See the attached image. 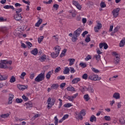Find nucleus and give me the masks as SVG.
<instances>
[{
	"mask_svg": "<svg viewBox=\"0 0 125 125\" xmlns=\"http://www.w3.org/2000/svg\"><path fill=\"white\" fill-rule=\"evenodd\" d=\"M82 33V29L81 28H79L76 31L74 32V34L73 35L72 38V41L74 42H77L78 40V37L81 35Z\"/></svg>",
	"mask_w": 125,
	"mask_h": 125,
	"instance_id": "1",
	"label": "nucleus"
},
{
	"mask_svg": "<svg viewBox=\"0 0 125 125\" xmlns=\"http://www.w3.org/2000/svg\"><path fill=\"white\" fill-rule=\"evenodd\" d=\"M82 89L81 90L82 92H84V91H88L90 93H94V88L93 86L91 85H89L88 87L85 86L81 87Z\"/></svg>",
	"mask_w": 125,
	"mask_h": 125,
	"instance_id": "2",
	"label": "nucleus"
},
{
	"mask_svg": "<svg viewBox=\"0 0 125 125\" xmlns=\"http://www.w3.org/2000/svg\"><path fill=\"white\" fill-rule=\"evenodd\" d=\"M55 52H52L51 53V56L52 58H56L59 55L60 53V51L61 50V48L59 46H56L54 47Z\"/></svg>",
	"mask_w": 125,
	"mask_h": 125,
	"instance_id": "3",
	"label": "nucleus"
},
{
	"mask_svg": "<svg viewBox=\"0 0 125 125\" xmlns=\"http://www.w3.org/2000/svg\"><path fill=\"white\" fill-rule=\"evenodd\" d=\"M45 73V71H44L43 73H41L39 74L35 79V82H37V83H40V82L43 81L45 78V75H44Z\"/></svg>",
	"mask_w": 125,
	"mask_h": 125,
	"instance_id": "4",
	"label": "nucleus"
},
{
	"mask_svg": "<svg viewBox=\"0 0 125 125\" xmlns=\"http://www.w3.org/2000/svg\"><path fill=\"white\" fill-rule=\"evenodd\" d=\"M55 98L54 97L53 98H48V100H47V102L48 103V105H47V108L48 109H50L52 107V106L54 105L55 104Z\"/></svg>",
	"mask_w": 125,
	"mask_h": 125,
	"instance_id": "5",
	"label": "nucleus"
},
{
	"mask_svg": "<svg viewBox=\"0 0 125 125\" xmlns=\"http://www.w3.org/2000/svg\"><path fill=\"white\" fill-rule=\"evenodd\" d=\"M112 55L113 56H115V58H114L113 63H114L115 65H118L121 59L120 58V56H119V54H118L116 52H113L112 53Z\"/></svg>",
	"mask_w": 125,
	"mask_h": 125,
	"instance_id": "6",
	"label": "nucleus"
},
{
	"mask_svg": "<svg viewBox=\"0 0 125 125\" xmlns=\"http://www.w3.org/2000/svg\"><path fill=\"white\" fill-rule=\"evenodd\" d=\"M88 79L91 80V81H100L101 80V77H99L98 75L91 74L88 76Z\"/></svg>",
	"mask_w": 125,
	"mask_h": 125,
	"instance_id": "7",
	"label": "nucleus"
},
{
	"mask_svg": "<svg viewBox=\"0 0 125 125\" xmlns=\"http://www.w3.org/2000/svg\"><path fill=\"white\" fill-rule=\"evenodd\" d=\"M85 113V109H82L79 114H76V115H78V118H79L81 121H82V120L83 119V117L86 115Z\"/></svg>",
	"mask_w": 125,
	"mask_h": 125,
	"instance_id": "8",
	"label": "nucleus"
},
{
	"mask_svg": "<svg viewBox=\"0 0 125 125\" xmlns=\"http://www.w3.org/2000/svg\"><path fill=\"white\" fill-rule=\"evenodd\" d=\"M101 28H102V24L99 22V21H98L97 22L96 26L94 28L95 33H98V32H99V30H100Z\"/></svg>",
	"mask_w": 125,
	"mask_h": 125,
	"instance_id": "9",
	"label": "nucleus"
},
{
	"mask_svg": "<svg viewBox=\"0 0 125 125\" xmlns=\"http://www.w3.org/2000/svg\"><path fill=\"white\" fill-rule=\"evenodd\" d=\"M0 69H5V68H8V66L6 65V62H5V60H1L0 61Z\"/></svg>",
	"mask_w": 125,
	"mask_h": 125,
	"instance_id": "10",
	"label": "nucleus"
},
{
	"mask_svg": "<svg viewBox=\"0 0 125 125\" xmlns=\"http://www.w3.org/2000/svg\"><path fill=\"white\" fill-rule=\"evenodd\" d=\"M72 3L77 7V9L81 10L82 9V5L80 4V3L78 2V1H76L73 0L72 1Z\"/></svg>",
	"mask_w": 125,
	"mask_h": 125,
	"instance_id": "11",
	"label": "nucleus"
},
{
	"mask_svg": "<svg viewBox=\"0 0 125 125\" xmlns=\"http://www.w3.org/2000/svg\"><path fill=\"white\" fill-rule=\"evenodd\" d=\"M120 8H117L113 10L112 14L114 17H115V18L116 17H118V16L119 15V12H120Z\"/></svg>",
	"mask_w": 125,
	"mask_h": 125,
	"instance_id": "12",
	"label": "nucleus"
},
{
	"mask_svg": "<svg viewBox=\"0 0 125 125\" xmlns=\"http://www.w3.org/2000/svg\"><path fill=\"white\" fill-rule=\"evenodd\" d=\"M14 18L16 21H21L22 20V15H21V14H16L14 15Z\"/></svg>",
	"mask_w": 125,
	"mask_h": 125,
	"instance_id": "13",
	"label": "nucleus"
},
{
	"mask_svg": "<svg viewBox=\"0 0 125 125\" xmlns=\"http://www.w3.org/2000/svg\"><path fill=\"white\" fill-rule=\"evenodd\" d=\"M7 78H8L7 74L1 75L0 74V81H5V80H7Z\"/></svg>",
	"mask_w": 125,
	"mask_h": 125,
	"instance_id": "14",
	"label": "nucleus"
},
{
	"mask_svg": "<svg viewBox=\"0 0 125 125\" xmlns=\"http://www.w3.org/2000/svg\"><path fill=\"white\" fill-rule=\"evenodd\" d=\"M79 82H81V78H76L72 81L71 83L73 84H75V83H78Z\"/></svg>",
	"mask_w": 125,
	"mask_h": 125,
	"instance_id": "15",
	"label": "nucleus"
},
{
	"mask_svg": "<svg viewBox=\"0 0 125 125\" xmlns=\"http://www.w3.org/2000/svg\"><path fill=\"white\" fill-rule=\"evenodd\" d=\"M24 106H26V108L28 109V108H32L33 107V104H32V102H29L28 103H26L25 104Z\"/></svg>",
	"mask_w": 125,
	"mask_h": 125,
	"instance_id": "16",
	"label": "nucleus"
},
{
	"mask_svg": "<svg viewBox=\"0 0 125 125\" xmlns=\"http://www.w3.org/2000/svg\"><path fill=\"white\" fill-rule=\"evenodd\" d=\"M13 98H14V95L13 94H9L8 104H11L12 103V99H13Z\"/></svg>",
	"mask_w": 125,
	"mask_h": 125,
	"instance_id": "17",
	"label": "nucleus"
},
{
	"mask_svg": "<svg viewBox=\"0 0 125 125\" xmlns=\"http://www.w3.org/2000/svg\"><path fill=\"white\" fill-rule=\"evenodd\" d=\"M53 73V70L49 71L47 74L46 75V78L47 79V80H49L50 79V77H51V75H52Z\"/></svg>",
	"mask_w": 125,
	"mask_h": 125,
	"instance_id": "18",
	"label": "nucleus"
},
{
	"mask_svg": "<svg viewBox=\"0 0 125 125\" xmlns=\"http://www.w3.org/2000/svg\"><path fill=\"white\" fill-rule=\"evenodd\" d=\"M3 8H4L5 9H12L13 10H14V9H15V8H14V7H13V6L8 5H5L3 7Z\"/></svg>",
	"mask_w": 125,
	"mask_h": 125,
	"instance_id": "19",
	"label": "nucleus"
},
{
	"mask_svg": "<svg viewBox=\"0 0 125 125\" xmlns=\"http://www.w3.org/2000/svg\"><path fill=\"white\" fill-rule=\"evenodd\" d=\"M58 87H59V84H58L57 83L53 84L51 86V89H57V88H58Z\"/></svg>",
	"mask_w": 125,
	"mask_h": 125,
	"instance_id": "20",
	"label": "nucleus"
},
{
	"mask_svg": "<svg viewBox=\"0 0 125 125\" xmlns=\"http://www.w3.org/2000/svg\"><path fill=\"white\" fill-rule=\"evenodd\" d=\"M97 119L96 117H95L94 115H92L91 117L90 118V122L91 123H93V122H96Z\"/></svg>",
	"mask_w": 125,
	"mask_h": 125,
	"instance_id": "21",
	"label": "nucleus"
},
{
	"mask_svg": "<svg viewBox=\"0 0 125 125\" xmlns=\"http://www.w3.org/2000/svg\"><path fill=\"white\" fill-rule=\"evenodd\" d=\"M38 52H39V51H38V49L37 48H35L31 51V53L33 55H37V54H38Z\"/></svg>",
	"mask_w": 125,
	"mask_h": 125,
	"instance_id": "22",
	"label": "nucleus"
},
{
	"mask_svg": "<svg viewBox=\"0 0 125 125\" xmlns=\"http://www.w3.org/2000/svg\"><path fill=\"white\" fill-rule=\"evenodd\" d=\"M113 97L115 99H120V94L119 93H115L113 95Z\"/></svg>",
	"mask_w": 125,
	"mask_h": 125,
	"instance_id": "23",
	"label": "nucleus"
},
{
	"mask_svg": "<svg viewBox=\"0 0 125 125\" xmlns=\"http://www.w3.org/2000/svg\"><path fill=\"white\" fill-rule=\"evenodd\" d=\"M68 61H69V66H72L75 63V59H69Z\"/></svg>",
	"mask_w": 125,
	"mask_h": 125,
	"instance_id": "24",
	"label": "nucleus"
},
{
	"mask_svg": "<svg viewBox=\"0 0 125 125\" xmlns=\"http://www.w3.org/2000/svg\"><path fill=\"white\" fill-rule=\"evenodd\" d=\"M70 72V69H69V67H65L64 68V70H63V74L64 75H67L69 74V72Z\"/></svg>",
	"mask_w": 125,
	"mask_h": 125,
	"instance_id": "25",
	"label": "nucleus"
},
{
	"mask_svg": "<svg viewBox=\"0 0 125 125\" xmlns=\"http://www.w3.org/2000/svg\"><path fill=\"white\" fill-rule=\"evenodd\" d=\"M42 22V19H40L35 24V27H40V25Z\"/></svg>",
	"mask_w": 125,
	"mask_h": 125,
	"instance_id": "26",
	"label": "nucleus"
},
{
	"mask_svg": "<svg viewBox=\"0 0 125 125\" xmlns=\"http://www.w3.org/2000/svg\"><path fill=\"white\" fill-rule=\"evenodd\" d=\"M15 82H16V78L12 76L10 79V83H15Z\"/></svg>",
	"mask_w": 125,
	"mask_h": 125,
	"instance_id": "27",
	"label": "nucleus"
},
{
	"mask_svg": "<svg viewBox=\"0 0 125 125\" xmlns=\"http://www.w3.org/2000/svg\"><path fill=\"white\" fill-rule=\"evenodd\" d=\"M125 39H123L120 43V47H123V46H125Z\"/></svg>",
	"mask_w": 125,
	"mask_h": 125,
	"instance_id": "28",
	"label": "nucleus"
},
{
	"mask_svg": "<svg viewBox=\"0 0 125 125\" xmlns=\"http://www.w3.org/2000/svg\"><path fill=\"white\" fill-rule=\"evenodd\" d=\"M9 116V113H7V114H2L0 116V117L2 119H5V118H8Z\"/></svg>",
	"mask_w": 125,
	"mask_h": 125,
	"instance_id": "29",
	"label": "nucleus"
},
{
	"mask_svg": "<svg viewBox=\"0 0 125 125\" xmlns=\"http://www.w3.org/2000/svg\"><path fill=\"white\" fill-rule=\"evenodd\" d=\"M90 40H91V39H90V34H88V35L87 36V37H86V38H85V42H90Z\"/></svg>",
	"mask_w": 125,
	"mask_h": 125,
	"instance_id": "30",
	"label": "nucleus"
},
{
	"mask_svg": "<svg viewBox=\"0 0 125 125\" xmlns=\"http://www.w3.org/2000/svg\"><path fill=\"white\" fill-rule=\"evenodd\" d=\"M46 59V58L45 57V56L43 55L41 56L39 58V60L41 61V62H43V61H45V60Z\"/></svg>",
	"mask_w": 125,
	"mask_h": 125,
	"instance_id": "31",
	"label": "nucleus"
},
{
	"mask_svg": "<svg viewBox=\"0 0 125 125\" xmlns=\"http://www.w3.org/2000/svg\"><path fill=\"white\" fill-rule=\"evenodd\" d=\"M14 10H15L16 14H20V12H22V8L15 9Z\"/></svg>",
	"mask_w": 125,
	"mask_h": 125,
	"instance_id": "32",
	"label": "nucleus"
},
{
	"mask_svg": "<svg viewBox=\"0 0 125 125\" xmlns=\"http://www.w3.org/2000/svg\"><path fill=\"white\" fill-rule=\"evenodd\" d=\"M63 97L66 98V99H68V100H69V101H73L72 97L71 96L67 95L66 94H65Z\"/></svg>",
	"mask_w": 125,
	"mask_h": 125,
	"instance_id": "33",
	"label": "nucleus"
},
{
	"mask_svg": "<svg viewBox=\"0 0 125 125\" xmlns=\"http://www.w3.org/2000/svg\"><path fill=\"white\" fill-rule=\"evenodd\" d=\"M104 119L105 121H107V122H110V121H111V117L110 116H105Z\"/></svg>",
	"mask_w": 125,
	"mask_h": 125,
	"instance_id": "34",
	"label": "nucleus"
},
{
	"mask_svg": "<svg viewBox=\"0 0 125 125\" xmlns=\"http://www.w3.org/2000/svg\"><path fill=\"white\" fill-rule=\"evenodd\" d=\"M94 57L96 58L97 61H99V60H100L101 58V56H100V55H95Z\"/></svg>",
	"mask_w": 125,
	"mask_h": 125,
	"instance_id": "35",
	"label": "nucleus"
},
{
	"mask_svg": "<svg viewBox=\"0 0 125 125\" xmlns=\"http://www.w3.org/2000/svg\"><path fill=\"white\" fill-rule=\"evenodd\" d=\"M67 90L68 91H75V88L73 87H68L67 88Z\"/></svg>",
	"mask_w": 125,
	"mask_h": 125,
	"instance_id": "36",
	"label": "nucleus"
},
{
	"mask_svg": "<svg viewBox=\"0 0 125 125\" xmlns=\"http://www.w3.org/2000/svg\"><path fill=\"white\" fill-rule=\"evenodd\" d=\"M72 104L70 103L65 104L63 105V106L65 107V108H69V107H71Z\"/></svg>",
	"mask_w": 125,
	"mask_h": 125,
	"instance_id": "37",
	"label": "nucleus"
},
{
	"mask_svg": "<svg viewBox=\"0 0 125 125\" xmlns=\"http://www.w3.org/2000/svg\"><path fill=\"white\" fill-rule=\"evenodd\" d=\"M79 65L81 66V67H82V68H85V67L87 66L86 63L83 62H80Z\"/></svg>",
	"mask_w": 125,
	"mask_h": 125,
	"instance_id": "38",
	"label": "nucleus"
},
{
	"mask_svg": "<svg viewBox=\"0 0 125 125\" xmlns=\"http://www.w3.org/2000/svg\"><path fill=\"white\" fill-rule=\"evenodd\" d=\"M16 102L17 103H22V102H23V100L21 99L17 98L16 99Z\"/></svg>",
	"mask_w": 125,
	"mask_h": 125,
	"instance_id": "39",
	"label": "nucleus"
},
{
	"mask_svg": "<svg viewBox=\"0 0 125 125\" xmlns=\"http://www.w3.org/2000/svg\"><path fill=\"white\" fill-rule=\"evenodd\" d=\"M84 98L85 100H86V101H88V100H89L90 99L89 96H88V94H86L84 95Z\"/></svg>",
	"mask_w": 125,
	"mask_h": 125,
	"instance_id": "40",
	"label": "nucleus"
},
{
	"mask_svg": "<svg viewBox=\"0 0 125 125\" xmlns=\"http://www.w3.org/2000/svg\"><path fill=\"white\" fill-rule=\"evenodd\" d=\"M100 5L102 8H104V7H106V4H105V2L103 1L101 2Z\"/></svg>",
	"mask_w": 125,
	"mask_h": 125,
	"instance_id": "41",
	"label": "nucleus"
},
{
	"mask_svg": "<svg viewBox=\"0 0 125 125\" xmlns=\"http://www.w3.org/2000/svg\"><path fill=\"white\" fill-rule=\"evenodd\" d=\"M26 75V72H22L20 76V78L24 80V77Z\"/></svg>",
	"mask_w": 125,
	"mask_h": 125,
	"instance_id": "42",
	"label": "nucleus"
},
{
	"mask_svg": "<svg viewBox=\"0 0 125 125\" xmlns=\"http://www.w3.org/2000/svg\"><path fill=\"white\" fill-rule=\"evenodd\" d=\"M88 76L87 75V74L85 73L82 76V78L83 80H86L88 78Z\"/></svg>",
	"mask_w": 125,
	"mask_h": 125,
	"instance_id": "43",
	"label": "nucleus"
},
{
	"mask_svg": "<svg viewBox=\"0 0 125 125\" xmlns=\"http://www.w3.org/2000/svg\"><path fill=\"white\" fill-rule=\"evenodd\" d=\"M52 0H49L48 1H43V2L45 4H50V3H51V2H52Z\"/></svg>",
	"mask_w": 125,
	"mask_h": 125,
	"instance_id": "44",
	"label": "nucleus"
},
{
	"mask_svg": "<svg viewBox=\"0 0 125 125\" xmlns=\"http://www.w3.org/2000/svg\"><path fill=\"white\" fill-rule=\"evenodd\" d=\"M120 26H117L114 29L113 32H114V33H117V32L120 30Z\"/></svg>",
	"mask_w": 125,
	"mask_h": 125,
	"instance_id": "45",
	"label": "nucleus"
},
{
	"mask_svg": "<svg viewBox=\"0 0 125 125\" xmlns=\"http://www.w3.org/2000/svg\"><path fill=\"white\" fill-rule=\"evenodd\" d=\"M87 34H88V32L87 31H85L83 33L82 36L83 38H84V37H85V35H87Z\"/></svg>",
	"mask_w": 125,
	"mask_h": 125,
	"instance_id": "46",
	"label": "nucleus"
},
{
	"mask_svg": "<svg viewBox=\"0 0 125 125\" xmlns=\"http://www.w3.org/2000/svg\"><path fill=\"white\" fill-rule=\"evenodd\" d=\"M70 73L71 74H74V73L76 72V70H75V69L73 67H70Z\"/></svg>",
	"mask_w": 125,
	"mask_h": 125,
	"instance_id": "47",
	"label": "nucleus"
},
{
	"mask_svg": "<svg viewBox=\"0 0 125 125\" xmlns=\"http://www.w3.org/2000/svg\"><path fill=\"white\" fill-rule=\"evenodd\" d=\"M43 36H42L41 37V38H38V42L39 43H41L42 42V40H43Z\"/></svg>",
	"mask_w": 125,
	"mask_h": 125,
	"instance_id": "48",
	"label": "nucleus"
},
{
	"mask_svg": "<svg viewBox=\"0 0 125 125\" xmlns=\"http://www.w3.org/2000/svg\"><path fill=\"white\" fill-rule=\"evenodd\" d=\"M59 100L60 101L59 109H60V108H61V107H62V100H61V99H59Z\"/></svg>",
	"mask_w": 125,
	"mask_h": 125,
	"instance_id": "49",
	"label": "nucleus"
},
{
	"mask_svg": "<svg viewBox=\"0 0 125 125\" xmlns=\"http://www.w3.org/2000/svg\"><path fill=\"white\" fill-rule=\"evenodd\" d=\"M90 59H91V56L88 55L85 59V61H88V60H90Z\"/></svg>",
	"mask_w": 125,
	"mask_h": 125,
	"instance_id": "50",
	"label": "nucleus"
},
{
	"mask_svg": "<svg viewBox=\"0 0 125 125\" xmlns=\"http://www.w3.org/2000/svg\"><path fill=\"white\" fill-rule=\"evenodd\" d=\"M54 120L55 125H57V124H58V118H57V116H55L54 117Z\"/></svg>",
	"mask_w": 125,
	"mask_h": 125,
	"instance_id": "51",
	"label": "nucleus"
},
{
	"mask_svg": "<svg viewBox=\"0 0 125 125\" xmlns=\"http://www.w3.org/2000/svg\"><path fill=\"white\" fill-rule=\"evenodd\" d=\"M61 70V68H60V67H58L56 68V69L55 70V73H58L60 72Z\"/></svg>",
	"mask_w": 125,
	"mask_h": 125,
	"instance_id": "52",
	"label": "nucleus"
},
{
	"mask_svg": "<svg viewBox=\"0 0 125 125\" xmlns=\"http://www.w3.org/2000/svg\"><path fill=\"white\" fill-rule=\"evenodd\" d=\"M103 109H100V111H99L98 113L96 114V116H100V114H101V113H103Z\"/></svg>",
	"mask_w": 125,
	"mask_h": 125,
	"instance_id": "53",
	"label": "nucleus"
},
{
	"mask_svg": "<svg viewBox=\"0 0 125 125\" xmlns=\"http://www.w3.org/2000/svg\"><path fill=\"white\" fill-rule=\"evenodd\" d=\"M2 30L3 33H7V31H8V28H7V27H3Z\"/></svg>",
	"mask_w": 125,
	"mask_h": 125,
	"instance_id": "54",
	"label": "nucleus"
},
{
	"mask_svg": "<svg viewBox=\"0 0 125 125\" xmlns=\"http://www.w3.org/2000/svg\"><path fill=\"white\" fill-rule=\"evenodd\" d=\"M27 88H28V85H21V90H24Z\"/></svg>",
	"mask_w": 125,
	"mask_h": 125,
	"instance_id": "55",
	"label": "nucleus"
},
{
	"mask_svg": "<svg viewBox=\"0 0 125 125\" xmlns=\"http://www.w3.org/2000/svg\"><path fill=\"white\" fill-rule=\"evenodd\" d=\"M6 64H9V65H12V61H8L7 60H5Z\"/></svg>",
	"mask_w": 125,
	"mask_h": 125,
	"instance_id": "56",
	"label": "nucleus"
},
{
	"mask_svg": "<svg viewBox=\"0 0 125 125\" xmlns=\"http://www.w3.org/2000/svg\"><path fill=\"white\" fill-rule=\"evenodd\" d=\"M22 99H23V100H24V101H28V97H26V96L23 95V96H22Z\"/></svg>",
	"mask_w": 125,
	"mask_h": 125,
	"instance_id": "57",
	"label": "nucleus"
},
{
	"mask_svg": "<svg viewBox=\"0 0 125 125\" xmlns=\"http://www.w3.org/2000/svg\"><path fill=\"white\" fill-rule=\"evenodd\" d=\"M65 79V76H60V77H58V80H63Z\"/></svg>",
	"mask_w": 125,
	"mask_h": 125,
	"instance_id": "58",
	"label": "nucleus"
},
{
	"mask_svg": "<svg viewBox=\"0 0 125 125\" xmlns=\"http://www.w3.org/2000/svg\"><path fill=\"white\" fill-rule=\"evenodd\" d=\"M68 117H69V115L66 114V115H64L62 118L63 119V120L65 121V120H66V119H68Z\"/></svg>",
	"mask_w": 125,
	"mask_h": 125,
	"instance_id": "59",
	"label": "nucleus"
},
{
	"mask_svg": "<svg viewBox=\"0 0 125 125\" xmlns=\"http://www.w3.org/2000/svg\"><path fill=\"white\" fill-rule=\"evenodd\" d=\"M104 49H107L108 48V44L105 42H104Z\"/></svg>",
	"mask_w": 125,
	"mask_h": 125,
	"instance_id": "60",
	"label": "nucleus"
},
{
	"mask_svg": "<svg viewBox=\"0 0 125 125\" xmlns=\"http://www.w3.org/2000/svg\"><path fill=\"white\" fill-rule=\"evenodd\" d=\"M26 44H27V46H29V47L33 46V44L30 42H26Z\"/></svg>",
	"mask_w": 125,
	"mask_h": 125,
	"instance_id": "61",
	"label": "nucleus"
},
{
	"mask_svg": "<svg viewBox=\"0 0 125 125\" xmlns=\"http://www.w3.org/2000/svg\"><path fill=\"white\" fill-rule=\"evenodd\" d=\"M97 53L99 55V54H102V52L99 49V48H97Z\"/></svg>",
	"mask_w": 125,
	"mask_h": 125,
	"instance_id": "62",
	"label": "nucleus"
},
{
	"mask_svg": "<svg viewBox=\"0 0 125 125\" xmlns=\"http://www.w3.org/2000/svg\"><path fill=\"white\" fill-rule=\"evenodd\" d=\"M53 7H54V8H56V9H58L59 7V5H58L57 4H55L53 5Z\"/></svg>",
	"mask_w": 125,
	"mask_h": 125,
	"instance_id": "63",
	"label": "nucleus"
},
{
	"mask_svg": "<svg viewBox=\"0 0 125 125\" xmlns=\"http://www.w3.org/2000/svg\"><path fill=\"white\" fill-rule=\"evenodd\" d=\"M93 72H94V73H99V70L98 69H96L94 68L92 69Z\"/></svg>",
	"mask_w": 125,
	"mask_h": 125,
	"instance_id": "64",
	"label": "nucleus"
}]
</instances>
